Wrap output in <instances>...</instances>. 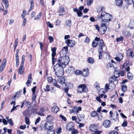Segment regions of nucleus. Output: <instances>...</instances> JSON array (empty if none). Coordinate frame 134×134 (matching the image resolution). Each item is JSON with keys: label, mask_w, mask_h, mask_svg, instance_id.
Listing matches in <instances>:
<instances>
[{"label": "nucleus", "mask_w": 134, "mask_h": 134, "mask_svg": "<svg viewBox=\"0 0 134 134\" xmlns=\"http://www.w3.org/2000/svg\"><path fill=\"white\" fill-rule=\"evenodd\" d=\"M68 50L67 47H63L61 51L60 57L58 59V63L56 64H59V66H62L65 67L66 65L68 64L70 61L69 57L66 56Z\"/></svg>", "instance_id": "1"}, {"label": "nucleus", "mask_w": 134, "mask_h": 134, "mask_svg": "<svg viewBox=\"0 0 134 134\" xmlns=\"http://www.w3.org/2000/svg\"><path fill=\"white\" fill-rule=\"evenodd\" d=\"M59 64H56L54 66V69L55 74L57 77H61L64 73L63 68L62 66H59Z\"/></svg>", "instance_id": "2"}, {"label": "nucleus", "mask_w": 134, "mask_h": 134, "mask_svg": "<svg viewBox=\"0 0 134 134\" xmlns=\"http://www.w3.org/2000/svg\"><path fill=\"white\" fill-rule=\"evenodd\" d=\"M98 44L99 46V49L98 51L99 59H100L102 57V54L103 53L107 51V47L104 44L103 41L102 40L99 41L98 42Z\"/></svg>", "instance_id": "3"}, {"label": "nucleus", "mask_w": 134, "mask_h": 134, "mask_svg": "<svg viewBox=\"0 0 134 134\" xmlns=\"http://www.w3.org/2000/svg\"><path fill=\"white\" fill-rule=\"evenodd\" d=\"M110 16L105 12H102L98 19L101 20L102 22H108L110 21Z\"/></svg>", "instance_id": "4"}, {"label": "nucleus", "mask_w": 134, "mask_h": 134, "mask_svg": "<svg viewBox=\"0 0 134 134\" xmlns=\"http://www.w3.org/2000/svg\"><path fill=\"white\" fill-rule=\"evenodd\" d=\"M25 55H23L22 57L20 67L18 70V73L20 74H24V63Z\"/></svg>", "instance_id": "5"}, {"label": "nucleus", "mask_w": 134, "mask_h": 134, "mask_svg": "<svg viewBox=\"0 0 134 134\" xmlns=\"http://www.w3.org/2000/svg\"><path fill=\"white\" fill-rule=\"evenodd\" d=\"M53 123L52 122L47 121L44 124V128L48 130H52L53 128Z\"/></svg>", "instance_id": "6"}, {"label": "nucleus", "mask_w": 134, "mask_h": 134, "mask_svg": "<svg viewBox=\"0 0 134 134\" xmlns=\"http://www.w3.org/2000/svg\"><path fill=\"white\" fill-rule=\"evenodd\" d=\"M77 91L81 93L83 92H87V89L85 84H81L79 86V88Z\"/></svg>", "instance_id": "7"}, {"label": "nucleus", "mask_w": 134, "mask_h": 134, "mask_svg": "<svg viewBox=\"0 0 134 134\" xmlns=\"http://www.w3.org/2000/svg\"><path fill=\"white\" fill-rule=\"evenodd\" d=\"M81 107H74L72 109H70L69 113H74L76 114L78 113L79 111H81Z\"/></svg>", "instance_id": "8"}, {"label": "nucleus", "mask_w": 134, "mask_h": 134, "mask_svg": "<svg viewBox=\"0 0 134 134\" xmlns=\"http://www.w3.org/2000/svg\"><path fill=\"white\" fill-rule=\"evenodd\" d=\"M75 41L74 40H70L68 39L65 41L66 43L69 46L73 47L75 45Z\"/></svg>", "instance_id": "9"}, {"label": "nucleus", "mask_w": 134, "mask_h": 134, "mask_svg": "<svg viewBox=\"0 0 134 134\" xmlns=\"http://www.w3.org/2000/svg\"><path fill=\"white\" fill-rule=\"evenodd\" d=\"M98 128V126L96 124H93L90 125L89 127V129L92 132H95L97 131Z\"/></svg>", "instance_id": "10"}, {"label": "nucleus", "mask_w": 134, "mask_h": 134, "mask_svg": "<svg viewBox=\"0 0 134 134\" xmlns=\"http://www.w3.org/2000/svg\"><path fill=\"white\" fill-rule=\"evenodd\" d=\"M126 54L127 55L131 57L132 58L134 57V53L132 49H128L126 51Z\"/></svg>", "instance_id": "11"}, {"label": "nucleus", "mask_w": 134, "mask_h": 134, "mask_svg": "<svg viewBox=\"0 0 134 134\" xmlns=\"http://www.w3.org/2000/svg\"><path fill=\"white\" fill-rule=\"evenodd\" d=\"M126 54L127 55L131 57L132 58L134 57V53L132 49H128L126 51Z\"/></svg>", "instance_id": "12"}, {"label": "nucleus", "mask_w": 134, "mask_h": 134, "mask_svg": "<svg viewBox=\"0 0 134 134\" xmlns=\"http://www.w3.org/2000/svg\"><path fill=\"white\" fill-rule=\"evenodd\" d=\"M126 54L127 55L131 57L132 58L134 57V53L132 49H128L126 51Z\"/></svg>", "instance_id": "13"}, {"label": "nucleus", "mask_w": 134, "mask_h": 134, "mask_svg": "<svg viewBox=\"0 0 134 134\" xmlns=\"http://www.w3.org/2000/svg\"><path fill=\"white\" fill-rule=\"evenodd\" d=\"M126 54L127 55L131 57L132 58L134 57V53L132 49H128L126 51Z\"/></svg>", "instance_id": "14"}, {"label": "nucleus", "mask_w": 134, "mask_h": 134, "mask_svg": "<svg viewBox=\"0 0 134 134\" xmlns=\"http://www.w3.org/2000/svg\"><path fill=\"white\" fill-rule=\"evenodd\" d=\"M107 97V96L104 94H102V95H99V96L98 97H96V99L100 103H101L102 101L100 100V98H105Z\"/></svg>", "instance_id": "15"}, {"label": "nucleus", "mask_w": 134, "mask_h": 134, "mask_svg": "<svg viewBox=\"0 0 134 134\" xmlns=\"http://www.w3.org/2000/svg\"><path fill=\"white\" fill-rule=\"evenodd\" d=\"M32 80V79L31 77V74H30L29 75L27 81L26 83V84L28 86H30L31 83V81Z\"/></svg>", "instance_id": "16"}, {"label": "nucleus", "mask_w": 134, "mask_h": 134, "mask_svg": "<svg viewBox=\"0 0 134 134\" xmlns=\"http://www.w3.org/2000/svg\"><path fill=\"white\" fill-rule=\"evenodd\" d=\"M77 117L79 121H82L85 120V115L83 114H78Z\"/></svg>", "instance_id": "17"}, {"label": "nucleus", "mask_w": 134, "mask_h": 134, "mask_svg": "<svg viewBox=\"0 0 134 134\" xmlns=\"http://www.w3.org/2000/svg\"><path fill=\"white\" fill-rule=\"evenodd\" d=\"M111 124L110 120H105L103 123V125L105 127H108Z\"/></svg>", "instance_id": "18"}, {"label": "nucleus", "mask_w": 134, "mask_h": 134, "mask_svg": "<svg viewBox=\"0 0 134 134\" xmlns=\"http://www.w3.org/2000/svg\"><path fill=\"white\" fill-rule=\"evenodd\" d=\"M73 124L71 122L68 123L66 125V129L69 131H71L74 127Z\"/></svg>", "instance_id": "19"}, {"label": "nucleus", "mask_w": 134, "mask_h": 134, "mask_svg": "<svg viewBox=\"0 0 134 134\" xmlns=\"http://www.w3.org/2000/svg\"><path fill=\"white\" fill-rule=\"evenodd\" d=\"M89 69L87 68L85 69H84L83 71H82V75L84 77L87 76L89 74Z\"/></svg>", "instance_id": "20"}, {"label": "nucleus", "mask_w": 134, "mask_h": 134, "mask_svg": "<svg viewBox=\"0 0 134 134\" xmlns=\"http://www.w3.org/2000/svg\"><path fill=\"white\" fill-rule=\"evenodd\" d=\"M101 27L103 31V34H104L107 30V27L105 23H102L101 24Z\"/></svg>", "instance_id": "21"}, {"label": "nucleus", "mask_w": 134, "mask_h": 134, "mask_svg": "<svg viewBox=\"0 0 134 134\" xmlns=\"http://www.w3.org/2000/svg\"><path fill=\"white\" fill-rule=\"evenodd\" d=\"M59 110L58 108L56 105L54 106L52 108V111L54 113H57Z\"/></svg>", "instance_id": "22"}, {"label": "nucleus", "mask_w": 134, "mask_h": 134, "mask_svg": "<svg viewBox=\"0 0 134 134\" xmlns=\"http://www.w3.org/2000/svg\"><path fill=\"white\" fill-rule=\"evenodd\" d=\"M119 76V72L117 73V75L115 76V75L114 76V77H110L109 79V81L110 82V83H113V82L115 80V77L116 78H118Z\"/></svg>", "instance_id": "23"}, {"label": "nucleus", "mask_w": 134, "mask_h": 134, "mask_svg": "<svg viewBox=\"0 0 134 134\" xmlns=\"http://www.w3.org/2000/svg\"><path fill=\"white\" fill-rule=\"evenodd\" d=\"M107 92L105 88H103L100 89L98 91V94L99 95H102V94H104Z\"/></svg>", "instance_id": "24"}, {"label": "nucleus", "mask_w": 134, "mask_h": 134, "mask_svg": "<svg viewBox=\"0 0 134 134\" xmlns=\"http://www.w3.org/2000/svg\"><path fill=\"white\" fill-rule=\"evenodd\" d=\"M65 77H64L58 79V82L61 84H63L65 82Z\"/></svg>", "instance_id": "25"}, {"label": "nucleus", "mask_w": 134, "mask_h": 134, "mask_svg": "<svg viewBox=\"0 0 134 134\" xmlns=\"http://www.w3.org/2000/svg\"><path fill=\"white\" fill-rule=\"evenodd\" d=\"M116 5L118 6H121L122 4V0H116L115 1Z\"/></svg>", "instance_id": "26"}, {"label": "nucleus", "mask_w": 134, "mask_h": 134, "mask_svg": "<svg viewBox=\"0 0 134 134\" xmlns=\"http://www.w3.org/2000/svg\"><path fill=\"white\" fill-rule=\"evenodd\" d=\"M56 48L55 47H53L51 49L52 51V58L54 57L56 53Z\"/></svg>", "instance_id": "27"}, {"label": "nucleus", "mask_w": 134, "mask_h": 134, "mask_svg": "<svg viewBox=\"0 0 134 134\" xmlns=\"http://www.w3.org/2000/svg\"><path fill=\"white\" fill-rule=\"evenodd\" d=\"M54 119L53 117L51 115H49L46 118V120L47 121H49V122H51Z\"/></svg>", "instance_id": "28"}, {"label": "nucleus", "mask_w": 134, "mask_h": 134, "mask_svg": "<svg viewBox=\"0 0 134 134\" xmlns=\"http://www.w3.org/2000/svg\"><path fill=\"white\" fill-rule=\"evenodd\" d=\"M54 85V86H56L57 88H60V86L57 83L56 80L55 79H53L52 82Z\"/></svg>", "instance_id": "29"}, {"label": "nucleus", "mask_w": 134, "mask_h": 134, "mask_svg": "<svg viewBox=\"0 0 134 134\" xmlns=\"http://www.w3.org/2000/svg\"><path fill=\"white\" fill-rule=\"evenodd\" d=\"M59 13H63L65 12V9L64 7L62 6L59 7Z\"/></svg>", "instance_id": "30"}, {"label": "nucleus", "mask_w": 134, "mask_h": 134, "mask_svg": "<svg viewBox=\"0 0 134 134\" xmlns=\"http://www.w3.org/2000/svg\"><path fill=\"white\" fill-rule=\"evenodd\" d=\"M88 62L91 64H93L94 62V60L92 57H89L87 59Z\"/></svg>", "instance_id": "31"}, {"label": "nucleus", "mask_w": 134, "mask_h": 134, "mask_svg": "<svg viewBox=\"0 0 134 134\" xmlns=\"http://www.w3.org/2000/svg\"><path fill=\"white\" fill-rule=\"evenodd\" d=\"M66 25L69 27H70L71 25V21L70 20H68L66 22Z\"/></svg>", "instance_id": "32"}, {"label": "nucleus", "mask_w": 134, "mask_h": 134, "mask_svg": "<svg viewBox=\"0 0 134 134\" xmlns=\"http://www.w3.org/2000/svg\"><path fill=\"white\" fill-rule=\"evenodd\" d=\"M23 115L25 116V118L27 117L29 115L28 111L27 110H25L23 112Z\"/></svg>", "instance_id": "33"}, {"label": "nucleus", "mask_w": 134, "mask_h": 134, "mask_svg": "<svg viewBox=\"0 0 134 134\" xmlns=\"http://www.w3.org/2000/svg\"><path fill=\"white\" fill-rule=\"evenodd\" d=\"M127 76L128 78L130 80H132L133 78V76L132 74H131L130 72H129L127 74Z\"/></svg>", "instance_id": "34"}, {"label": "nucleus", "mask_w": 134, "mask_h": 134, "mask_svg": "<svg viewBox=\"0 0 134 134\" xmlns=\"http://www.w3.org/2000/svg\"><path fill=\"white\" fill-rule=\"evenodd\" d=\"M129 27L131 29L134 28V21H132L130 23Z\"/></svg>", "instance_id": "35"}, {"label": "nucleus", "mask_w": 134, "mask_h": 134, "mask_svg": "<svg viewBox=\"0 0 134 134\" xmlns=\"http://www.w3.org/2000/svg\"><path fill=\"white\" fill-rule=\"evenodd\" d=\"M127 89V86L124 85H122L121 87L122 91L124 92H125Z\"/></svg>", "instance_id": "36"}, {"label": "nucleus", "mask_w": 134, "mask_h": 134, "mask_svg": "<svg viewBox=\"0 0 134 134\" xmlns=\"http://www.w3.org/2000/svg\"><path fill=\"white\" fill-rule=\"evenodd\" d=\"M109 114L110 115V117H111L112 120H114V121H116L117 120V118L116 117V118H113V116L112 115L113 114V112H112L111 111H110L109 112Z\"/></svg>", "instance_id": "37"}, {"label": "nucleus", "mask_w": 134, "mask_h": 134, "mask_svg": "<svg viewBox=\"0 0 134 134\" xmlns=\"http://www.w3.org/2000/svg\"><path fill=\"white\" fill-rule=\"evenodd\" d=\"M3 3L5 4V7L8 8V2L7 0H2Z\"/></svg>", "instance_id": "38"}, {"label": "nucleus", "mask_w": 134, "mask_h": 134, "mask_svg": "<svg viewBox=\"0 0 134 134\" xmlns=\"http://www.w3.org/2000/svg\"><path fill=\"white\" fill-rule=\"evenodd\" d=\"M123 34L124 35L126 36H127L130 35V33L128 31L125 30H124L123 31Z\"/></svg>", "instance_id": "39"}, {"label": "nucleus", "mask_w": 134, "mask_h": 134, "mask_svg": "<svg viewBox=\"0 0 134 134\" xmlns=\"http://www.w3.org/2000/svg\"><path fill=\"white\" fill-rule=\"evenodd\" d=\"M93 2V0H87V5L88 6L90 5Z\"/></svg>", "instance_id": "40"}, {"label": "nucleus", "mask_w": 134, "mask_h": 134, "mask_svg": "<svg viewBox=\"0 0 134 134\" xmlns=\"http://www.w3.org/2000/svg\"><path fill=\"white\" fill-rule=\"evenodd\" d=\"M25 105L28 107H29L31 106V103L26 101H25Z\"/></svg>", "instance_id": "41"}, {"label": "nucleus", "mask_w": 134, "mask_h": 134, "mask_svg": "<svg viewBox=\"0 0 134 134\" xmlns=\"http://www.w3.org/2000/svg\"><path fill=\"white\" fill-rule=\"evenodd\" d=\"M5 65L1 64L0 66V72H2L4 69Z\"/></svg>", "instance_id": "42"}, {"label": "nucleus", "mask_w": 134, "mask_h": 134, "mask_svg": "<svg viewBox=\"0 0 134 134\" xmlns=\"http://www.w3.org/2000/svg\"><path fill=\"white\" fill-rule=\"evenodd\" d=\"M26 124L28 125H29L30 124L29 120L28 117L25 118Z\"/></svg>", "instance_id": "43"}, {"label": "nucleus", "mask_w": 134, "mask_h": 134, "mask_svg": "<svg viewBox=\"0 0 134 134\" xmlns=\"http://www.w3.org/2000/svg\"><path fill=\"white\" fill-rule=\"evenodd\" d=\"M44 90L47 92L49 91L50 90V88L49 86L48 85H47L46 86V88H44Z\"/></svg>", "instance_id": "44"}, {"label": "nucleus", "mask_w": 134, "mask_h": 134, "mask_svg": "<svg viewBox=\"0 0 134 134\" xmlns=\"http://www.w3.org/2000/svg\"><path fill=\"white\" fill-rule=\"evenodd\" d=\"M97 113L96 112L93 111L92 112L91 114V116L93 117H95L97 116Z\"/></svg>", "instance_id": "45"}, {"label": "nucleus", "mask_w": 134, "mask_h": 134, "mask_svg": "<svg viewBox=\"0 0 134 134\" xmlns=\"http://www.w3.org/2000/svg\"><path fill=\"white\" fill-rule=\"evenodd\" d=\"M123 38H124L123 37L121 36L119 38H116V40L117 42H118L123 41Z\"/></svg>", "instance_id": "46"}, {"label": "nucleus", "mask_w": 134, "mask_h": 134, "mask_svg": "<svg viewBox=\"0 0 134 134\" xmlns=\"http://www.w3.org/2000/svg\"><path fill=\"white\" fill-rule=\"evenodd\" d=\"M71 131V133L72 134L77 133H78L77 130L74 129V127Z\"/></svg>", "instance_id": "47"}, {"label": "nucleus", "mask_w": 134, "mask_h": 134, "mask_svg": "<svg viewBox=\"0 0 134 134\" xmlns=\"http://www.w3.org/2000/svg\"><path fill=\"white\" fill-rule=\"evenodd\" d=\"M110 87H111V89H114L115 88V85L114 83H111L109 84Z\"/></svg>", "instance_id": "48"}, {"label": "nucleus", "mask_w": 134, "mask_h": 134, "mask_svg": "<svg viewBox=\"0 0 134 134\" xmlns=\"http://www.w3.org/2000/svg\"><path fill=\"white\" fill-rule=\"evenodd\" d=\"M62 129L61 127L58 128L56 130V133L58 134H60L62 132Z\"/></svg>", "instance_id": "49"}, {"label": "nucleus", "mask_w": 134, "mask_h": 134, "mask_svg": "<svg viewBox=\"0 0 134 134\" xmlns=\"http://www.w3.org/2000/svg\"><path fill=\"white\" fill-rule=\"evenodd\" d=\"M21 91H18L16 93V94L15 95V97H17L18 98L19 97L21 94Z\"/></svg>", "instance_id": "50"}, {"label": "nucleus", "mask_w": 134, "mask_h": 134, "mask_svg": "<svg viewBox=\"0 0 134 134\" xmlns=\"http://www.w3.org/2000/svg\"><path fill=\"white\" fill-rule=\"evenodd\" d=\"M29 1L31 4L30 7H31V8H33L34 7V3L33 0H29Z\"/></svg>", "instance_id": "51"}, {"label": "nucleus", "mask_w": 134, "mask_h": 134, "mask_svg": "<svg viewBox=\"0 0 134 134\" xmlns=\"http://www.w3.org/2000/svg\"><path fill=\"white\" fill-rule=\"evenodd\" d=\"M8 122L10 125L12 126L13 125V123L12 119H8Z\"/></svg>", "instance_id": "52"}, {"label": "nucleus", "mask_w": 134, "mask_h": 134, "mask_svg": "<svg viewBox=\"0 0 134 134\" xmlns=\"http://www.w3.org/2000/svg\"><path fill=\"white\" fill-rule=\"evenodd\" d=\"M98 44V43L93 41L92 43V46L93 47H95L97 46Z\"/></svg>", "instance_id": "53"}, {"label": "nucleus", "mask_w": 134, "mask_h": 134, "mask_svg": "<svg viewBox=\"0 0 134 134\" xmlns=\"http://www.w3.org/2000/svg\"><path fill=\"white\" fill-rule=\"evenodd\" d=\"M41 13H40L39 14L35 17V20L38 19L40 18L41 16Z\"/></svg>", "instance_id": "54"}, {"label": "nucleus", "mask_w": 134, "mask_h": 134, "mask_svg": "<svg viewBox=\"0 0 134 134\" xmlns=\"http://www.w3.org/2000/svg\"><path fill=\"white\" fill-rule=\"evenodd\" d=\"M90 39L88 37H87L85 39L84 42L85 43H88L90 42Z\"/></svg>", "instance_id": "55"}, {"label": "nucleus", "mask_w": 134, "mask_h": 134, "mask_svg": "<svg viewBox=\"0 0 134 134\" xmlns=\"http://www.w3.org/2000/svg\"><path fill=\"white\" fill-rule=\"evenodd\" d=\"M75 73V74L76 75L82 74V71L79 70H76Z\"/></svg>", "instance_id": "56"}, {"label": "nucleus", "mask_w": 134, "mask_h": 134, "mask_svg": "<svg viewBox=\"0 0 134 134\" xmlns=\"http://www.w3.org/2000/svg\"><path fill=\"white\" fill-rule=\"evenodd\" d=\"M94 86L97 89H98L99 88V85L98 83L96 82L94 84Z\"/></svg>", "instance_id": "57"}, {"label": "nucleus", "mask_w": 134, "mask_h": 134, "mask_svg": "<svg viewBox=\"0 0 134 134\" xmlns=\"http://www.w3.org/2000/svg\"><path fill=\"white\" fill-rule=\"evenodd\" d=\"M110 86L107 83L105 84V90L106 91V92H107V90H109L110 88H109V87Z\"/></svg>", "instance_id": "58"}, {"label": "nucleus", "mask_w": 134, "mask_h": 134, "mask_svg": "<svg viewBox=\"0 0 134 134\" xmlns=\"http://www.w3.org/2000/svg\"><path fill=\"white\" fill-rule=\"evenodd\" d=\"M47 26L51 28H52L53 27V25H52L49 21L47 22Z\"/></svg>", "instance_id": "59"}, {"label": "nucleus", "mask_w": 134, "mask_h": 134, "mask_svg": "<svg viewBox=\"0 0 134 134\" xmlns=\"http://www.w3.org/2000/svg\"><path fill=\"white\" fill-rule=\"evenodd\" d=\"M26 13V11L23 10V13L21 14V17L22 18H24V17L25 16Z\"/></svg>", "instance_id": "60"}, {"label": "nucleus", "mask_w": 134, "mask_h": 134, "mask_svg": "<svg viewBox=\"0 0 134 134\" xmlns=\"http://www.w3.org/2000/svg\"><path fill=\"white\" fill-rule=\"evenodd\" d=\"M68 69L70 71V72L71 73L74 72V68L71 67H70Z\"/></svg>", "instance_id": "61"}, {"label": "nucleus", "mask_w": 134, "mask_h": 134, "mask_svg": "<svg viewBox=\"0 0 134 134\" xmlns=\"http://www.w3.org/2000/svg\"><path fill=\"white\" fill-rule=\"evenodd\" d=\"M48 39L49 41V42L50 43L52 42L53 41V38L52 37L50 36H48Z\"/></svg>", "instance_id": "62"}, {"label": "nucleus", "mask_w": 134, "mask_h": 134, "mask_svg": "<svg viewBox=\"0 0 134 134\" xmlns=\"http://www.w3.org/2000/svg\"><path fill=\"white\" fill-rule=\"evenodd\" d=\"M51 130H48L47 132V134H54V132L53 131H51Z\"/></svg>", "instance_id": "63"}, {"label": "nucleus", "mask_w": 134, "mask_h": 134, "mask_svg": "<svg viewBox=\"0 0 134 134\" xmlns=\"http://www.w3.org/2000/svg\"><path fill=\"white\" fill-rule=\"evenodd\" d=\"M41 120V119L40 117H38L37 119H36L35 122V125H36Z\"/></svg>", "instance_id": "64"}]
</instances>
